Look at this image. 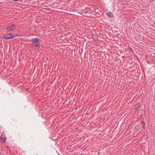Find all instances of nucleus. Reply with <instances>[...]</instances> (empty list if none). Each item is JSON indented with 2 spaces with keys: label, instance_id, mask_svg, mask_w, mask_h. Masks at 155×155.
Instances as JSON below:
<instances>
[{
  "label": "nucleus",
  "instance_id": "nucleus-1",
  "mask_svg": "<svg viewBox=\"0 0 155 155\" xmlns=\"http://www.w3.org/2000/svg\"><path fill=\"white\" fill-rule=\"evenodd\" d=\"M19 36H20V35L18 34H15L13 33H8L4 34L2 38L5 39H12L15 37Z\"/></svg>",
  "mask_w": 155,
  "mask_h": 155
},
{
  "label": "nucleus",
  "instance_id": "nucleus-7",
  "mask_svg": "<svg viewBox=\"0 0 155 155\" xmlns=\"http://www.w3.org/2000/svg\"><path fill=\"white\" fill-rule=\"evenodd\" d=\"M91 38L95 41L98 40V38L97 36L94 34L91 35Z\"/></svg>",
  "mask_w": 155,
  "mask_h": 155
},
{
  "label": "nucleus",
  "instance_id": "nucleus-4",
  "mask_svg": "<svg viewBox=\"0 0 155 155\" xmlns=\"http://www.w3.org/2000/svg\"><path fill=\"white\" fill-rule=\"evenodd\" d=\"M142 103L141 102L137 103L135 105V108L134 109L135 112L138 111L140 108V106L141 105Z\"/></svg>",
  "mask_w": 155,
  "mask_h": 155
},
{
  "label": "nucleus",
  "instance_id": "nucleus-11",
  "mask_svg": "<svg viewBox=\"0 0 155 155\" xmlns=\"http://www.w3.org/2000/svg\"><path fill=\"white\" fill-rule=\"evenodd\" d=\"M83 155V154H81V155Z\"/></svg>",
  "mask_w": 155,
  "mask_h": 155
},
{
  "label": "nucleus",
  "instance_id": "nucleus-6",
  "mask_svg": "<svg viewBox=\"0 0 155 155\" xmlns=\"http://www.w3.org/2000/svg\"><path fill=\"white\" fill-rule=\"evenodd\" d=\"M107 15L109 18H113L114 15L111 12H109L106 13Z\"/></svg>",
  "mask_w": 155,
  "mask_h": 155
},
{
  "label": "nucleus",
  "instance_id": "nucleus-5",
  "mask_svg": "<svg viewBox=\"0 0 155 155\" xmlns=\"http://www.w3.org/2000/svg\"><path fill=\"white\" fill-rule=\"evenodd\" d=\"M5 136L3 135V133H2L0 139V140L2 141V143H5V142L7 138L5 137Z\"/></svg>",
  "mask_w": 155,
  "mask_h": 155
},
{
  "label": "nucleus",
  "instance_id": "nucleus-2",
  "mask_svg": "<svg viewBox=\"0 0 155 155\" xmlns=\"http://www.w3.org/2000/svg\"><path fill=\"white\" fill-rule=\"evenodd\" d=\"M41 40L38 38H32L31 39L30 41L32 42V46L35 45L36 46L38 47V48L40 47V43L39 42L41 41Z\"/></svg>",
  "mask_w": 155,
  "mask_h": 155
},
{
  "label": "nucleus",
  "instance_id": "nucleus-9",
  "mask_svg": "<svg viewBox=\"0 0 155 155\" xmlns=\"http://www.w3.org/2000/svg\"><path fill=\"white\" fill-rule=\"evenodd\" d=\"M129 50H130V51H133V50H132V48H129Z\"/></svg>",
  "mask_w": 155,
  "mask_h": 155
},
{
  "label": "nucleus",
  "instance_id": "nucleus-10",
  "mask_svg": "<svg viewBox=\"0 0 155 155\" xmlns=\"http://www.w3.org/2000/svg\"><path fill=\"white\" fill-rule=\"evenodd\" d=\"M83 155V154H81V155Z\"/></svg>",
  "mask_w": 155,
  "mask_h": 155
},
{
  "label": "nucleus",
  "instance_id": "nucleus-3",
  "mask_svg": "<svg viewBox=\"0 0 155 155\" xmlns=\"http://www.w3.org/2000/svg\"><path fill=\"white\" fill-rule=\"evenodd\" d=\"M16 28L15 25H9L6 28V30L8 32H11L14 31Z\"/></svg>",
  "mask_w": 155,
  "mask_h": 155
},
{
  "label": "nucleus",
  "instance_id": "nucleus-8",
  "mask_svg": "<svg viewBox=\"0 0 155 155\" xmlns=\"http://www.w3.org/2000/svg\"><path fill=\"white\" fill-rule=\"evenodd\" d=\"M145 124L144 123V122L143 121H142V123L141 124V125L142 126L141 127V128H143L144 129V127Z\"/></svg>",
  "mask_w": 155,
  "mask_h": 155
}]
</instances>
